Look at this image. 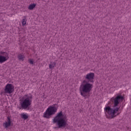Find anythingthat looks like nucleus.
Segmentation results:
<instances>
[{"mask_svg":"<svg viewBox=\"0 0 131 131\" xmlns=\"http://www.w3.org/2000/svg\"><path fill=\"white\" fill-rule=\"evenodd\" d=\"M67 117L63 114V112L60 111L58 113L56 116L53 118V123H56L58 128L65 127L67 125Z\"/></svg>","mask_w":131,"mask_h":131,"instance_id":"obj_2","label":"nucleus"},{"mask_svg":"<svg viewBox=\"0 0 131 131\" xmlns=\"http://www.w3.org/2000/svg\"><path fill=\"white\" fill-rule=\"evenodd\" d=\"M20 116L21 118H23V119H24L25 120L28 118V115L24 113L20 114Z\"/></svg>","mask_w":131,"mask_h":131,"instance_id":"obj_10","label":"nucleus"},{"mask_svg":"<svg viewBox=\"0 0 131 131\" xmlns=\"http://www.w3.org/2000/svg\"><path fill=\"white\" fill-rule=\"evenodd\" d=\"M18 58L19 60H20L21 61H24V58H25V56L22 54H19L18 56Z\"/></svg>","mask_w":131,"mask_h":131,"instance_id":"obj_13","label":"nucleus"},{"mask_svg":"<svg viewBox=\"0 0 131 131\" xmlns=\"http://www.w3.org/2000/svg\"><path fill=\"white\" fill-rule=\"evenodd\" d=\"M29 62L30 64H31V65L33 64V63H34L33 59H29Z\"/></svg>","mask_w":131,"mask_h":131,"instance_id":"obj_15","label":"nucleus"},{"mask_svg":"<svg viewBox=\"0 0 131 131\" xmlns=\"http://www.w3.org/2000/svg\"><path fill=\"white\" fill-rule=\"evenodd\" d=\"M58 108L55 106V105H51L46 110L45 112L43 113V117L45 118H51L52 115H54L57 112Z\"/></svg>","mask_w":131,"mask_h":131,"instance_id":"obj_5","label":"nucleus"},{"mask_svg":"<svg viewBox=\"0 0 131 131\" xmlns=\"http://www.w3.org/2000/svg\"><path fill=\"white\" fill-rule=\"evenodd\" d=\"M123 101V96H122L121 95H118L116 97L112 98L109 102V104H113L114 107H116L118 105V104H119L120 102H122Z\"/></svg>","mask_w":131,"mask_h":131,"instance_id":"obj_6","label":"nucleus"},{"mask_svg":"<svg viewBox=\"0 0 131 131\" xmlns=\"http://www.w3.org/2000/svg\"><path fill=\"white\" fill-rule=\"evenodd\" d=\"M4 92L5 94H12L14 92V85L12 84L8 83L6 85Z\"/></svg>","mask_w":131,"mask_h":131,"instance_id":"obj_8","label":"nucleus"},{"mask_svg":"<svg viewBox=\"0 0 131 131\" xmlns=\"http://www.w3.org/2000/svg\"><path fill=\"white\" fill-rule=\"evenodd\" d=\"M32 102V95L30 94L25 95L19 100L20 109H27L31 105Z\"/></svg>","mask_w":131,"mask_h":131,"instance_id":"obj_3","label":"nucleus"},{"mask_svg":"<svg viewBox=\"0 0 131 131\" xmlns=\"http://www.w3.org/2000/svg\"><path fill=\"white\" fill-rule=\"evenodd\" d=\"M0 55V64H3L6 61L9 60V54L7 52H2Z\"/></svg>","mask_w":131,"mask_h":131,"instance_id":"obj_7","label":"nucleus"},{"mask_svg":"<svg viewBox=\"0 0 131 131\" xmlns=\"http://www.w3.org/2000/svg\"><path fill=\"white\" fill-rule=\"evenodd\" d=\"M86 80H84L81 83L79 86V92L81 96L85 98L88 96V94L91 93L92 90H93V84L90 82H94V79H95V74L94 73H88L84 77ZM88 80V82L86 81Z\"/></svg>","mask_w":131,"mask_h":131,"instance_id":"obj_1","label":"nucleus"},{"mask_svg":"<svg viewBox=\"0 0 131 131\" xmlns=\"http://www.w3.org/2000/svg\"><path fill=\"white\" fill-rule=\"evenodd\" d=\"M35 7H36V4H31L29 6L28 9L29 10H33V9L35 8Z\"/></svg>","mask_w":131,"mask_h":131,"instance_id":"obj_12","label":"nucleus"},{"mask_svg":"<svg viewBox=\"0 0 131 131\" xmlns=\"http://www.w3.org/2000/svg\"><path fill=\"white\" fill-rule=\"evenodd\" d=\"M21 23H22L23 26H24V25H26V19L24 18L21 21Z\"/></svg>","mask_w":131,"mask_h":131,"instance_id":"obj_14","label":"nucleus"},{"mask_svg":"<svg viewBox=\"0 0 131 131\" xmlns=\"http://www.w3.org/2000/svg\"><path fill=\"white\" fill-rule=\"evenodd\" d=\"M55 66V62H51V63L49 64V69H51L52 70H53V68H54Z\"/></svg>","mask_w":131,"mask_h":131,"instance_id":"obj_11","label":"nucleus"},{"mask_svg":"<svg viewBox=\"0 0 131 131\" xmlns=\"http://www.w3.org/2000/svg\"><path fill=\"white\" fill-rule=\"evenodd\" d=\"M119 109H120V107L113 110V108H111L110 106H105L104 108V111L106 113L107 118L112 119L114 117H115V114H116V115H118L119 113H117V112L119 111Z\"/></svg>","mask_w":131,"mask_h":131,"instance_id":"obj_4","label":"nucleus"},{"mask_svg":"<svg viewBox=\"0 0 131 131\" xmlns=\"http://www.w3.org/2000/svg\"><path fill=\"white\" fill-rule=\"evenodd\" d=\"M12 124V120L10 117H7V121L3 123V126L5 128H8L9 126H11Z\"/></svg>","mask_w":131,"mask_h":131,"instance_id":"obj_9","label":"nucleus"}]
</instances>
